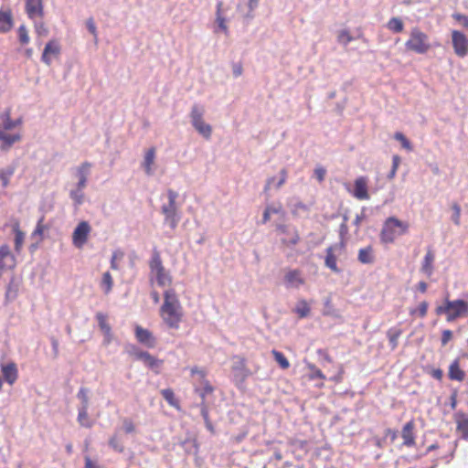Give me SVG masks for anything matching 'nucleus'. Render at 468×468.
Wrapping results in <instances>:
<instances>
[{
	"instance_id": "f257e3e1",
	"label": "nucleus",
	"mask_w": 468,
	"mask_h": 468,
	"mask_svg": "<svg viewBox=\"0 0 468 468\" xmlns=\"http://www.w3.org/2000/svg\"><path fill=\"white\" fill-rule=\"evenodd\" d=\"M160 316L170 329L177 330L184 318V310L174 289L164 292V303L160 307Z\"/></svg>"
},
{
	"instance_id": "f03ea898",
	"label": "nucleus",
	"mask_w": 468,
	"mask_h": 468,
	"mask_svg": "<svg viewBox=\"0 0 468 468\" xmlns=\"http://www.w3.org/2000/svg\"><path fill=\"white\" fill-rule=\"evenodd\" d=\"M150 274L149 280L151 283H156L159 287L170 286L173 279L168 271L165 270L160 252L154 250L149 261Z\"/></svg>"
},
{
	"instance_id": "7ed1b4c3",
	"label": "nucleus",
	"mask_w": 468,
	"mask_h": 468,
	"mask_svg": "<svg viewBox=\"0 0 468 468\" xmlns=\"http://www.w3.org/2000/svg\"><path fill=\"white\" fill-rule=\"evenodd\" d=\"M408 222L399 220L395 217L388 218L380 231V240L385 244L393 243L397 237L405 235L409 231Z\"/></svg>"
},
{
	"instance_id": "20e7f679",
	"label": "nucleus",
	"mask_w": 468,
	"mask_h": 468,
	"mask_svg": "<svg viewBox=\"0 0 468 468\" xmlns=\"http://www.w3.org/2000/svg\"><path fill=\"white\" fill-rule=\"evenodd\" d=\"M435 312L438 315L445 314L447 322H453L468 314V302L446 298L442 305L437 306Z\"/></svg>"
},
{
	"instance_id": "39448f33",
	"label": "nucleus",
	"mask_w": 468,
	"mask_h": 468,
	"mask_svg": "<svg viewBox=\"0 0 468 468\" xmlns=\"http://www.w3.org/2000/svg\"><path fill=\"white\" fill-rule=\"evenodd\" d=\"M431 47L430 37L425 32L418 27L411 28L410 37L405 42V48L408 51L423 55L429 52Z\"/></svg>"
},
{
	"instance_id": "423d86ee",
	"label": "nucleus",
	"mask_w": 468,
	"mask_h": 468,
	"mask_svg": "<svg viewBox=\"0 0 468 468\" xmlns=\"http://www.w3.org/2000/svg\"><path fill=\"white\" fill-rule=\"evenodd\" d=\"M178 195L173 189L167 190L168 204L163 205L161 209L165 216V223L168 224L172 229H175L180 220L176 198Z\"/></svg>"
},
{
	"instance_id": "0eeeda50",
	"label": "nucleus",
	"mask_w": 468,
	"mask_h": 468,
	"mask_svg": "<svg viewBox=\"0 0 468 468\" xmlns=\"http://www.w3.org/2000/svg\"><path fill=\"white\" fill-rule=\"evenodd\" d=\"M203 115L204 111L202 108L197 105H194L192 107L190 112L192 125L204 138L209 139L211 137L212 128L209 124L204 122Z\"/></svg>"
},
{
	"instance_id": "6e6552de",
	"label": "nucleus",
	"mask_w": 468,
	"mask_h": 468,
	"mask_svg": "<svg viewBox=\"0 0 468 468\" xmlns=\"http://www.w3.org/2000/svg\"><path fill=\"white\" fill-rule=\"evenodd\" d=\"M91 232V227L87 221H80L72 233V244L81 249L87 243Z\"/></svg>"
},
{
	"instance_id": "1a4fd4ad",
	"label": "nucleus",
	"mask_w": 468,
	"mask_h": 468,
	"mask_svg": "<svg viewBox=\"0 0 468 468\" xmlns=\"http://www.w3.org/2000/svg\"><path fill=\"white\" fill-rule=\"evenodd\" d=\"M452 43L454 53L460 57L464 58L468 54V38L466 36L458 30L452 32Z\"/></svg>"
},
{
	"instance_id": "9d476101",
	"label": "nucleus",
	"mask_w": 468,
	"mask_h": 468,
	"mask_svg": "<svg viewBox=\"0 0 468 468\" xmlns=\"http://www.w3.org/2000/svg\"><path fill=\"white\" fill-rule=\"evenodd\" d=\"M16 266V259L7 244L0 246V278L5 270H13Z\"/></svg>"
},
{
	"instance_id": "9b49d317",
	"label": "nucleus",
	"mask_w": 468,
	"mask_h": 468,
	"mask_svg": "<svg viewBox=\"0 0 468 468\" xmlns=\"http://www.w3.org/2000/svg\"><path fill=\"white\" fill-rule=\"evenodd\" d=\"M61 52V46L57 39L49 40L43 50L41 60L47 66H50L53 58H58Z\"/></svg>"
},
{
	"instance_id": "f8f14e48",
	"label": "nucleus",
	"mask_w": 468,
	"mask_h": 468,
	"mask_svg": "<svg viewBox=\"0 0 468 468\" xmlns=\"http://www.w3.org/2000/svg\"><path fill=\"white\" fill-rule=\"evenodd\" d=\"M25 11L30 20L42 19L45 15L44 0H26Z\"/></svg>"
},
{
	"instance_id": "ddd939ff",
	"label": "nucleus",
	"mask_w": 468,
	"mask_h": 468,
	"mask_svg": "<svg viewBox=\"0 0 468 468\" xmlns=\"http://www.w3.org/2000/svg\"><path fill=\"white\" fill-rule=\"evenodd\" d=\"M352 196L358 200H368V178L367 176H358L354 182Z\"/></svg>"
},
{
	"instance_id": "4468645a",
	"label": "nucleus",
	"mask_w": 468,
	"mask_h": 468,
	"mask_svg": "<svg viewBox=\"0 0 468 468\" xmlns=\"http://www.w3.org/2000/svg\"><path fill=\"white\" fill-rule=\"evenodd\" d=\"M277 229L284 235L282 239L283 245L292 247L295 246L300 241V235L296 228H291L287 225H278Z\"/></svg>"
},
{
	"instance_id": "2eb2a0df",
	"label": "nucleus",
	"mask_w": 468,
	"mask_h": 468,
	"mask_svg": "<svg viewBox=\"0 0 468 468\" xmlns=\"http://www.w3.org/2000/svg\"><path fill=\"white\" fill-rule=\"evenodd\" d=\"M133 356L136 359L143 361L147 367L154 370L156 374L159 373V368L164 363L163 360L158 359L146 351L136 350Z\"/></svg>"
},
{
	"instance_id": "dca6fc26",
	"label": "nucleus",
	"mask_w": 468,
	"mask_h": 468,
	"mask_svg": "<svg viewBox=\"0 0 468 468\" xmlns=\"http://www.w3.org/2000/svg\"><path fill=\"white\" fill-rule=\"evenodd\" d=\"M416 424L414 420L406 422L401 429V438L403 440V446L413 447L416 444Z\"/></svg>"
},
{
	"instance_id": "f3484780",
	"label": "nucleus",
	"mask_w": 468,
	"mask_h": 468,
	"mask_svg": "<svg viewBox=\"0 0 468 468\" xmlns=\"http://www.w3.org/2000/svg\"><path fill=\"white\" fill-rule=\"evenodd\" d=\"M134 333L135 337L140 344L149 348H153L155 346L156 339L152 334V332H150L148 329H145L141 325L136 324L134 327Z\"/></svg>"
},
{
	"instance_id": "a211bd4d",
	"label": "nucleus",
	"mask_w": 468,
	"mask_h": 468,
	"mask_svg": "<svg viewBox=\"0 0 468 468\" xmlns=\"http://www.w3.org/2000/svg\"><path fill=\"white\" fill-rule=\"evenodd\" d=\"M96 319L98 321L100 330L103 334L104 343L106 345H109L112 340V327L107 321L108 316H107V314H105L103 313H97Z\"/></svg>"
},
{
	"instance_id": "6ab92c4d",
	"label": "nucleus",
	"mask_w": 468,
	"mask_h": 468,
	"mask_svg": "<svg viewBox=\"0 0 468 468\" xmlns=\"http://www.w3.org/2000/svg\"><path fill=\"white\" fill-rule=\"evenodd\" d=\"M192 375H198L201 379L202 388L197 389L199 393L200 397L204 399L207 395L211 394L214 391V388L209 383V381L206 378V372L204 370L198 369L197 367L191 368Z\"/></svg>"
},
{
	"instance_id": "aec40b11",
	"label": "nucleus",
	"mask_w": 468,
	"mask_h": 468,
	"mask_svg": "<svg viewBox=\"0 0 468 468\" xmlns=\"http://www.w3.org/2000/svg\"><path fill=\"white\" fill-rule=\"evenodd\" d=\"M1 372L9 385H13L18 378L17 367L14 362L1 365Z\"/></svg>"
},
{
	"instance_id": "412c9836",
	"label": "nucleus",
	"mask_w": 468,
	"mask_h": 468,
	"mask_svg": "<svg viewBox=\"0 0 468 468\" xmlns=\"http://www.w3.org/2000/svg\"><path fill=\"white\" fill-rule=\"evenodd\" d=\"M434 261V251L431 248H428L420 267L421 272H423L427 277H431L433 274Z\"/></svg>"
},
{
	"instance_id": "4be33fe9",
	"label": "nucleus",
	"mask_w": 468,
	"mask_h": 468,
	"mask_svg": "<svg viewBox=\"0 0 468 468\" xmlns=\"http://www.w3.org/2000/svg\"><path fill=\"white\" fill-rule=\"evenodd\" d=\"M14 26V17L11 9L0 10V33H8Z\"/></svg>"
},
{
	"instance_id": "5701e85b",
	"label": "nucleus",
	"mask_w": 468,
	"mask_h": 468,
	"mask_svg": "<svg viewBox=\"0 0 468 468\" xmlns=\"http://www.w3.org/2000/svg\"><path fill=\"white\" fill-rule=\"evenodd\" d=\"M286 283L292 287H300L304 283L303 273L300 270H290L284 275Z\"/></svg>"
},
{
	"instance_id": "b1692460",
	"label": "nucleus",
	"mask_w": 468,
	"mask_h": 468,
	"mask_svg": "<svg viewBox=\"0 0 468 468\" xmlns=\"http://www.w3.org/2000/svg\"><path fill=\"white\" fill-rule=\"evenodd\" d=\"M457 431L462 434V438L468 440V415L458 412L454 415Z\"/></svg>"
},
{
	"instance_id": "393cba45",
	"label": "nucleus",
	"mask_w": 468,
	"mask_h": 468,
	"mask_svg": "<svg viewBox=\"0 0 468 468\" xmlns=\"http://www.w3.org/2000/svg\"><path fill=\"white\" fill-rule=\"evenodd\" d=\"M6 130H4L0 127V142L2 143L1 148L3 150L9 149L15 143L19 142L21 140V134L20 133H7L5 132Z\"/></svg>"
},
{
	"instance_id": "a878e982",
	"label": "nucleus",
	"mask_w": 468,
	"mask_h": 468,
	"mask_svg": "<svg viewBox=\"0 0 468 468\" xmlns=\"http://www.w3.org/2000/svg\"><path fill=\"white\" fill-rule=\"evenodd\" d=\"M376 260L375 250L372 245L361 248L357 253V261L362 264H372Z\"/></svg>"
},
{
	"instance_id": "bb28decb",
	"label": "nucleus",
	"mask_w": 468,
	"mask_h": 468,
	"mask_svg": "<svg viewBox=\"0 0 468 468\" xmlns=\"http://www.w3.org/2000/svg\"><path fill=\"white\" fill-rule=\"evenodd\" d=\"M448 377L451 380L462 382L465 378V372L460 367L459 359H454L449 366Z\"/></svg>"
},
{
	"instance_id": "cd10ccee",
	"label": "nucleus",
	"mask_w": 468,
	"mask_h": 468,
	"mask_svg": "<svg viewBox=\"0 0 468 468\" xmlns=\"http://www.w3.org/2000/svg\"><path fill=\"white\" fill-rule=\"evenodd\" d=\"M224 8H223V2L219 0L217 4V10H216V23L218 24V28L226 35L228 36L229 31V27L227 26V20L223 16Z\"/></svg>"
},
{
	"instance_id": "c85d7f7f",
	"label": "nucleus",
	"mask_w": 468,
	"mask_h": 468,
	"mask_svg": "<svg viewBox=\"0 0 468 468\" xmlns=\"http://www.w3.org/2000/svg\"><path fill=\"white\" fill-rule=\"evenodd\" d=\"M13 232L15 234V238H14L15 251L19 254L22 251V248H23V245L25 242V237H26L25 233L20 229L19 222H16L13 225Z\"/></svg>"
},
{
	"instance_id": "c756f323",
	"label": "nucleus",
	"mask_w": 468,
	"mask_h": 468,
	"mask_svg": "<svg viewBox=\"0 0 468 468\" xmlns=\"http://www.w3.org/2000/svg\"><path fill=\"white\" fill-rule=\"evenodd\" d=\"M0 119L3 122L4 130H12L13 128L19 126L22 122L21 119L11 120V110L6 109L4 112L0 114Z\"/></svg>"
},
{
	"instance_id": "7c9ffc66",
	"label": "nucleus",
	"mask_w": 468,
	"mask_h": 468,
	"mask_svg": "<svg viewBox=\"0 0 468 468\" xmlns=\"http://www.w3.org/2000/svg\"><path fill=\"white\" fill-rule=\"evenodd\" d=\"M402 335V329L399 327H391L387 332V336L391 350H395L399 346V339Z\"/></svg>"
},
{
	"instance_id": "2f4dec72",
	"label": "nucleus",
	"mask_w": 468,
	"mask_h": 468,
	"mask_svg": "<svg viewBox=\"0 0 468 468\" xmlns=\"http://www.w3.org/2000/svg\"><path fill=\"white\" fill-rule=\"evenodd\" d=\"M324 264L326 267H328L331 271L334 272H339V269L337 267V258L335 254L334 253V248L328 247L326 249V256L324 260Z\"/></svg>"
},
{
	"instance_id": "473e14b6",
	"label": "nucleus",
	"mask_w": 468,
	"mask_h": 468,
	"mask_svg": "<svg viewBox=\"0 0 468 468\" xmlns=\"http://www.w3.org/2000/svg\"><path fill=\"white\" fill-rule=\"evenodd\" d=\"M16 171L15 165H8L0 169V181L4 188L7 187L10 183L11 177L14 176Z\"/></svg>"
},
{
	"instance_id": "72a5a7b5",
	"label": "nucleus",
	"mask_w": 468,
	"mask_h": 468,
	"mask_svg": "<svg viewBox=\"0 0 468 468\" xmlns=\"http://www.w3.org/2000/svg\"><path fill=\"white\" fill-rule=\"evenodd\" d=\"M155 159V148L151 147L147 150L144 155V167L147 175L152 174V166Z\"/></svg>"
},
{
	"instance_id": "f704fd0d",
	"label": "nucleus",
	"mask_w": 468,
	"mask_h": 468,
	"mask_svg": "<svg viewBox=\"0 0 468 468\" xmlns=\"http://www.w3.org/2000/svg\"><path fill=\"white\" fill-rule=\"evenodd\" d=\"M17 292H18V286L15 282V278L13 277L9 281L8 285L6 287V292L5 294V303H9V302L15 300L17 296Z\"/></svg>"
},
{
	"instance_id": "c9c22d12",
	"label": "nucleus",
	"mask_w": 468,
	"mask_h": 468,
	"mask_svg": "<svg viewBox=\"0 0 468 468\" xmlns=\"http://www.w3.org/2000/svg\"><path fill=\"white\" fill-rule=\"evenodd\" d=\"M78 422L80 426L85 428H91L93 425V422L90 420L89 414H88V407H81L79 410L78 413Z\"/></svg>"
},
{
	"instance_id": "e433bc0d",
	"label": "nucleus",
	"mask_w": 468,
	"mask_h": 468,
	"mask_svg": "<svg viewBox=\"0 0 468 468\" xmlns=\"http://www.w3.org/2000/svg\"><path fill=\"white\" fill-rule=\"evenodd\" d=\"M311 309L308 303L305 300L298 301L294 313L298 315L299 318L307 317L310 314Z\"/></svg>"
},
{
	"instance_id": "4c0bfd02",
	"label": "nucleus",
	"mask_w": 468,
	"mask_h": 468,
	"mask_svg": "<svg viewBox=\"0 0 468 468\" xmlns=\"http://www.w3.org/2000/svg\"><path fill=\"white\" fill-rule=\"evenodd\" d=\"M271 355L282 369H288L290 367L289 360L282 352L273 349L271 350Z\"/></svg>"
},
{
	"instance_id": "58836bf2",
	"label": "nucleus",
	"mask_w": 468,
	"mask_h": 468,
	"mask_svg": "<svg viewBox=\"0 0 468 468\" xmlns=\"http://www.w3.org/2000/svg\"><path fill=\"white\" fill-rule=\"evenodd\" d=\"M161 394L170 406L176 409L179 408V402L176 399L175 393L171 388L162 389Z\"/></svg>"
},
{
	"instance_id": "ea45409f",
	"label": "nucleus",
	"mask_w": 468,
	"mask_h": 468,
	"mask_svg": "<svg viewBox=\"0 0 468 468\" xmlns=\"http://www.w3.org/2000/svg\"><path fill=\"white\" fill-rule=\"evenodd\" d=\"M429 308V303L426 301L421 302L417 308H412L410 310V314L411 316H419L420 318H424L427 315Z\"/></svg>"
},
{
	"instance_id": "a19ab883",
	"label": "nucleus",
	"mask_w": 468,
	"mask_h": 468,
	"mask_svg": "<svg viewBox=\"0 0 468 468\" xmlns=\"http://www.w3.org/2000/svg\"><path fill=\"white\" fill-rule=\"evenodd\" d=\"M101 286L106 294L112 291L113 286V279L109 271L103 273Z\"/></svg>"
},
{
	"instance_id": "79ce46f5",
	"label": "nucleus",
	"mask_w": 468,
	"mask_h": 468,
	"mask_svg": "<svg viewBox=\"0 0 468 468\" xmlns=\"http://www.w3.org/2000/svg\"><path fill=\"white\" fill-rule=\"evenodd\" d=\"M388 28L394 33H400L404 29V25L400 18L392 17L388 22Z\"/></svg>"
},
{
	"instance_id": "37998d69",
	"label": "nucleus",
	"mask_w": 468,
	"mask_h": 468,
	"mask_svg": "<svg viewBox=\"0 0 468 468\" xmlns=\"http://www.w3.org/2000/svg\"><path fill=\"white\" fill-rule=\"evenodd\" d=\"M18 40L21 45H27L30 41L28 29L25 25H20L17 28Z\"/></svg>"
},
{
	"instance_id": "c03bdc74",
	"label": "nucleus",
	"mask_w": 468,
	"mask_h": 468,
	"mask_svg": "<svg viewBox=\"0 0 468 468\" xmlns=\"http://www.w3.org/2000/svg\"><path fill=\"white\" fill-rule=\"evenodd\" d=\"M394 138L401 144V146L409 152L413 150L412 144L410 140L400 132L394 134Z\"/></svg>"
},
{
	"instance_id": "a18cd8bd",
	"label": "nucleus",
	"mask_w": 468,
	"mask_h": 468,
	"mask_svg": "<svg viewBox=\"0 0 468 468\" xmlns=\"http://www.w3.org/2000/svg\"><path fill=\"white\" fill-rule=\"evenodd\" d=\"M308 368L310 370V374H309V379L310 380H314V379H316V378H319L321 380H324L325 379V376L324 374L314 364H309L308 365Z\"/></svg>"
},
{
	"instance_id": "49530a36",
	"label": "nucleus",
	"mask_w": 468,
	"mask_h": 468,
	"mask_svg": "<svg viewBox=\"0 0 468 468\" xmlns=\"http://www.w3.org/2000/svg\"><path fill=\"white\" fill-rule=\"evenodd\" d=\"M46 226L44 224V217H42L37 223L36 229H34L32 236L38 237L41 240L43 239L44 231L46 230Z\"/></svg>"
},
{
	"instance_id": "de8ad7c7",
	"label": "nucleus",
	"mask_w": 468,
	"mask_h": 468,
	"mask_svg": "<svg viewBox=\"0 0 468 468\" xmlns=\"http://www.w3.org/2000/svg\"><path fill=\"white\" fill-rule=\"evenodd\" d=\"M34 29L38 37H47L48 35V28L42 21L34 22Z\"/></svg>"
},
{
	"instance_id": "09e8293b",
	"label": "nucleus",
	"mask_w": 468,
	"mask_h": 468,
	"mask_svg": "<svg viewBox=\"0 0 468 468\" xmlns=\"http://www.w3.org/2000/svg\"><path fill=\"white\" fill-rule=\"evenodd\" d=\"M90 167H91L90 163H89V162L82 163L77 170V175H78L79 179H82V178L87 179V176L89 175Z\"/></svg>"
},
{
	"instance_id": "8fccbe9b",
	"label": "nucleus",
	"mask_w": 468,
	"mask_h": 468,
	"mask_svg": "<svg viewBox=\"0 0 468 468\" xmlns=\"http://www.w3.org/2000/svg\"><path fill=\"white\" fill-rule=\"evenodd\" d=\"M109 444L114 451L118 452H122L124 451V447L117 435H113L110 438Z\"/></svg>"
},
{
	"instance_id": "3c124183",
	"label": "nucleus",
	"mask_w": 468,
	"mask_h": 468,
	"mask_svg": "<svg viewBox=\"0 0 468 468\" xmlns=\"http://www.w3.org/2000/svg\"><path fill=\"white\" fill-rule=\"evenodd\" d=\"M337 40L339 43L347 45L353 40V37L350 35L349 31L341 30L337 36Z\"/></svg>"
},
{
	"instance_id": "603ef678",
	"label": "nucleus",
	"mask_w": 468,
	"mask_h": 468,
	"mask_svg": "<svg viewBox=\"0 0 468 468\" xmlns=\"http://www.w3.org/2000/svg\"><path fill=\"white\" fill-rule=\"evenodd\" d=\"M400 164V157L397 154L393 155L392 157V168L388 176L389 179H392L395 177L399 165Z\"/></svg>"
},
{
	"instance_id": "864d4df0",
	"label": "nucleus",
	"mask_w": 468,
	"mask_h": 468,
	"mask_svg": "<svg viewBox=\"0 0 468 468\" xmlns=\"http://www.w3.org/2000/svg\"><path fill=\"white\" fill-rule=\"evenodd\" d=\"M88 392L89 390L86 388H80L78 392V398L81 400V407H88L89 405Z\"/></svg>"
},
{
	"instance_id": "5fc2aeb1",
	"label": "nucleus",
	"mask_w": 468,
	"mask_h": 468,
	"mask_svg": "<svg viewBox=\"0 0 468 468\" xmlns=\"http://www.w3.org/2000/svg\"><path fill=\"white\" fill-rule=\"evenodd\" d=\"M122 424L125 433H133L135 431V426L132 420L125 418L122 420Z\"/></svg>"
},
{
	"instance_id": "6e6d98bb",
	"label": "nucleus",
	"mask_w": 468,
	"mask_h": 468,
	"mask_svg": "<svg viewBox=\"0 0 468 468\" xmlns=\"http://www.w3.org/2000/svg\"><path fill=\"white\" fill-rule=\"evenodd\" d=\"M314 176L316 177V179L322 183L324 180V177H325V175H326V170L322 167V166H316L314 168Z\"/></svg>"
},
{
	"instance_id": "4d7b16f0",
	"label": "nucleus",
	"mask_w": 468,
	"mask_h": 468,
	"mask_svg": "<svg viewBox=\"0 0 468 468\" xmlns=\"http://www.w3.org/2000/svg\"><path fill=\"white\" fill-rule=\"evenodd\" d=\"M259 4V0H248V11L244 12L243 16L246 17H250L253 10L257 7Z\"/></svg>"
},
{
	"instance_id": "13d9d810",
	"label": "nucleus",
	"mask_w": 468,
	"mask_h": 468,
	"mask_svg": "<svg viewBox=\"0 0 468 468\" xmlns=\"http://www.w3.org/2000/svg\"><path fill=\"white\" fill-rule=\"evenodd\" d=\"M452 339V332L449 329H445L441 333V346H446Z\"/></svg>"
},
{
	"instance_id": "bf43d9fd",
	"label": "nucleus",
	"mask_w": 468,
	"mask_h": 468,
	"mask_svg": "<svg viewBox=\"0 0 468 468\" xmlns=\"http://www.w3.org/2000/svg\"><path fill=\"white\" fill-rule=\"evenodd\" d=\"M452 17H453L456 21H458V22L462 23V25H463L464 27L468 28V16H467L463 15V14H460V13H455V14H453V15H452Z\"/></svg>"
},
{
	"instance_id": "052dcab7",
	"label": "nucleus",
	"mask_w": 468,
	"mask_h": 468,
	"mask_svg": "<svg viewBox=\"0 0 468 468\" xmlns=\"http://www.w3.org/2000/svg\"><path fill=\"white\" fill-rule=\"evenodd\" d=\"M70 197H71V198L73 199V201L75 202L76 205H80L82 203L83 194L79 189L77 191H71L70 192Z\"/></svg>"
},
{
	"instance_id": "680f3d73",
	"label": "nucleus",
	"mask_w": 468,
	"mask_h": 468,
	"mask_svg": "<svg viewBox=\"0 0 468 468\" xmlns=\"http://www.w3.org/2000/svg\"><path fill=\"white\" fill-rule=\"evenodd\" d=\"M452 209H453L452 220L456 225H459L460 218H461V207L458 204H453Z\"/></svg>"
},
{
	"instance_id": "e2e57ef3",
	"label": "nucleus",
	"mask_w": 468,
	"mask_h": 468,
	"mask_svg": "<svg viewBox=\"0 0 468 468\" xmlns=\"http://www.w3.org/2000/svg\"><path fill=\"white\" fill-rule=\"evenodd\" d=\"M86 26L88 30L93 35L95 38H97V28L94 23L93 18H89L86 22Z\"/></svg>"
},
{
	"instance_id": "0e129e2a",
	"label": "nucleus",
	"mask_w": 468,
	"mask_h": 468,
	"mask_svg": "<svg viewBox=\"0 0 468 468\" xmlns=\"http://www.w3.org/2000/svg\"><path fill=\"white\" fill-rule=\"evenodd\" d=\"M430 375L437 380H441L443 377V371L441 368H433L431 370Z\"/></svg>"
},
{
	"instance_id": "69168bd1",
	"label": "nucleus",
	"mask_w": 468,
	"mask_h": 468,
	"mask_svg": "<svg viewBox=\"0 0 468 468\" xmlns=\"http://www.w3.org/2000/svg\"><path fill=\"white\" fill-rule=\"evenodd\" d=\"M243 68L240 63H236L233 65V74L235 77H239L242 74Z\"/></svg>"
},
{
	"instance_id": "338daca9",
	"label": "nucleus",
	"mask_w": 468,
	"mask_h": 468,
	"mask_svg": "<svg viewBox=\"0 0 468 468\" xmlns=\"http://www.w3.org/2000/svg\"><path fill=\"white\" fill-rule=\"evenodd\" d=\"M387 436H389L391 441H394L398 437V431L392 429H387L385 431Z\"/></svg>"
},
{
	"instance_id": "774afa93",
	"label": "nucleus",
	"mask_w": 468,
	"mask_h": 468,
	"mask_svg": "<svg viewBox=\"0 0 468 468\" xmlns=\"http://www.w3.org/2000/svg\"><path fill=\"white\" fill-rule=\"evenodd\" d=\"M85 468H100L95 463L91 461L90 456L85 457Z\"/></svg>"
}]
</instances>
